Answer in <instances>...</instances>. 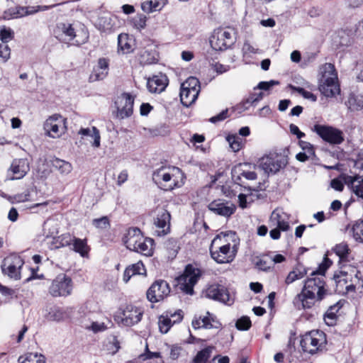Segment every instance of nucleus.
I'll return each instance as SVG.
<instances>
[{
    "label": "nucleus",
    "mask_w": 363,
    "mask_h": 363,
    "mask_svg": "<svg viewBox=\"0 0 363 363\" xmlns=\"http://www.w3.org/2000/svg\"><path fill=\"white\" fill-rule=\"evenodd\" d=\"M330 186L336 191H342L344 189V184L340 179H334L330 182Z\"/></svg>",
    "instance_id": "69168bd1"
},
{
    "label": "nucleus",
    "mask_w": 363,
    "mask_h": 363,
    "mask_svg": "<svg viewBox=\"0 0 363 363\" xmlns=\"http://www.w3.org/2000/svg\"><path fill=\"white\" fill-rule=\"evenodd\" d=\"M332 264L329 259L325 258L318 269L312 272L308 278L301 291L294 299V304L298 309H309L316 301L323 299L326 290L325 289L324 274Z\"/></svg>",
    "instance_id": "f257e3e1"
},
{
    "label": "nucleus",
    "mask_w": 363,
    "mask_h": 363,
    "mask_svg": "<svg viewBox=\"0 0 363 363\" xmlns=\"http://www.w3.org/2000/svg\"><path fill=\"white\" fill-rule=\"evenodd\" d=\"M13 37V33L11 28L3 27L0 30V39L4 44L8 43Z\"/></svg>",
    "instance_id": "09e8293b"
},
{
    "label": "nucleus",
    "mask_w": 363,
    "mask_h": 363,
    "mask_svg": "<svg viewBox=\"0 0 363 363\" xmlns=\"http://www.w3.org/2000/svg\"><path fill=\"white\" fill-rule=\"evenodd\" d=\"M359 272H357L354 278L351 279L352 283L346 286L345 289L347 291H354L363 288V280L359 277Z\"/></svg>",
    "instance_id": "79ce46f5"
},
{
    "label": "nucleus",
    "mask_w": 363,
    "mask_h": 363,
    "mask_svg": "<svg viewBox=\"0 0 363 363\" xmlns=\"http://www.w3.org/2000/svg\"><path fill=\"white\" fill-rule=\"evenodd\" d=\"M53 33L56 38L65 43H69L72 40H74L72 44L79 45L84 43V41L81 42L77 39L74 40L77 37V35L72 26L69 23H58L54 29Z\"/></svg>",
    "instance_id": "a211bd4d"
},
{
    "label": "nucleus",
    "mask_w": 363,
    "mask_h": 363,
    "mask_svg": "<svg viewBox=\"0 0 363 363\" xmlns=\"http://www.w3.org/2000/svg\"><path fill=\"white\" fill-rule=\"evenodd\" d=\"M10 56V48L6 44H0V57L6 60Z\"/></svg>",
    "instance_id": "338daca9"
},
{
    "label": "nucleus",
    "mask_w": 363,
    "mask_h": 363,
    "mask_svg": "<svg viewBox=\"0 0 363 363\" xmlns=\"http://www.w3.org/2000/svg\"><path fill=\"white\" fill-rule=\"evenodd\" d=\"M129 267L132 269V272H134V275H144L146 274V269L142 262H138L135 264H133L129 266Z\"/></svg>",
    "instance_id": "8fccbe9b"
},
{
    "label": "nucleus",
    "mask_w": 363,
    "mask_h": 363,
    "mask_svg": "<svg viewBox=\"0 0 363 363\" xmlns=\"http://www.w3.org/2000/svg\"><path fill=\"white\" fill-rule=\"evenodd\" d=\"M93 224L99 228H106L109 225V222L108 218L104 216L94 219L93 220Z\"/></svg>",
    "instance_id": "4d7b16f0"
},
{
    "label": "nucleus",
    "mask_w": 363,
    "mask_h": 363,
    "mask_svg": "<svg viewBox=\"0 0 363 363\" xmlns=\"http://www.w3.org/2000/svg\"><path fill=\"white\" fill-rule=\"evenodd\" d=\"M165 315L167 317L172 318L173 323H179L183 318V312L182 310H177L174 312L167 311Z\"/></svg>",
    "instance_id": "3c124183"
},
{
    "label": "nucleus",
    "mask_w": 363,
    "mask_h": 363,
    "mask_svg": "<svg viewBox=\"0 0 363 363\" xmlns=\"http://www.w3.org/2000/svg\"><path fill=\"white\" fill-rule=\"evenodd\" d=\"M133 103L134 99L130 94L124 93L119 96L115 102L117 117L120 119L130 117L133 113Z\"/></svg>",
    "instance_id": "aec40b11"
},
{
    "label": "nucleus",
    "mask_w": 363,
    "mask_h": 363,
    "mask_svg": "<svg viewBox=\"0 0 363 363\" xmlns=\"http://www.w3.org/2000/svg\"><path fill=\"white\" fill-rule=\"evenodd\" d=\"M118 51L122 52L123 54L129 53L133 50L131 40L127 34H120L118 35Z\"/></svg>",
    "instance_id": "72a5a7b5"
},
{
    "label": "nucleus",
    "mask_w": 363,
    "mask_h": 363,
    "mask_svg": "<svg viewBox=\"0 0 363 363\" xmlns=\"http://www.w3.org/2000/svg\"><path fill=\"white\" fill-rule=\"evenodd\" d=\"M143 238L144 236L139 228H131L127 230L123 241L126 247L133 251Z\"/></svg>",
    "instance_id": "393cba45"
},
{
    "label": "nucleus",
    "mask_w": 363,
    "mask_h": 363,
    "mask_svg": "<svg viewBox=\"0 0 363 363\" xmlns=\"http://www.w3.org/2000/svg\"><path fill=\"white\" fill-rule=\"evenodd\" d=\"M183 178L181 169L175 167H161L152 174L153 182L162 189L171 191L181 186L179 179Z\"/></svg>",
    "instance_id": "20e7f679"
},
{
    "label": "nucleus",
    "mask_w": 363,
    "mask_h": 363,
    "mask_svg": "<svg viewBox=\"0 0 363 363\" xmlns=\"http://www.w3.org/2000/svg\"><path fill=\"white\" fill-rule=\"evenodd\" d=\"M44 316L48 321L60 322L65 319V312L57 306H48L45 309Z\"/></svg>",
    "instance_id": "c85d7f7f"
},
{
    "label": "nucleus",
    "mask_w": 363,
    "mask_h": 363,
    "mask_svg": "<svg viewBox=\"0 0 363 363\" xmlns=\"http://www.w3.org/2000/svg\"><path fill=\"white\" fill-rule=\"evenodd\" d=\"M319 90L326 97H334L340 92L337 73L335 66L325 63L319 68Z\"/></svg>",
    "instance_id": "7ed1b4c3"
},
{
    "label": "nucleus",
    "mask_w": 363,
    "mask_h": 363,
    "mask_svg": "<svg viewBox=\"0 0 363 363\" xmlns=\"http://www.w3.org/2000/svg\"><path fill=\"white\" fill-rule=\"evenodd\" d=\"M182 351V347L178 345L171 346L169 356L172 359H177Z\"/></svg>",
    "instance_id": "0e129e2a"
},
{
    "label": "nucleus",
    "mask_w": 363,
    "mask_h": 363,
    "mask_svg": "<svg viewBox=\"0 0 363 363\" xmlns=\"http://www.w3.org/2000/svg\"><path fill=\"white\" fill-rule=\"evenodd\" d=\"M212 350V347H207L199 351L193 359L194 363H206L210 358Z\"/></svg>",
    "instance_id": "58836bf2"
},
{
    "label": "nucleus",
    "mask_w": 363,
    "mask_h": 363,
    "mask_svg": "<svg viewBox=\"0 0 363 363\" xmlns=\"http://www.w3.org/2000/svg\"><path fill=\"white\" fill-rule=\"evenodd\" d=\"M348 103L352 110L363 109V95H352L349 98Z\"/></svg>",
    "instance_id": "a19ab883"
},
{
    "label": "nucleus",
    "mask_w": 363,
    "mask_h": 363,
    "mask_svg": "<svg viewBox=\"0 0 363 363\" xmlns=\"http://www.w3.org/2000/svg\"><path fill=\"white\" fill-rule=\"evenodd\" d=\"M167 84L168 79L165 75H156L147 80V87L151 93H161Z\"/></svg>",
    "instance_id": "cd10ccee"
},
{
    "label": "nucleus",
    "mask_w": 363,
    "mask_h": 363,
    "mask_svg": "<svg viewBox=\"0 0 363 363\" xmlns=\"http://www.w3.org/2000/svg\"><path fill=\"white\" fill-rule=\"evenodd\" d=\"M233 176L236 181L240 180V176L247 180H255L257 179V174L255 172L241 170L240 167H235L233 170Z\"/></svg>",
    "instance_id": "4c0bfd02"
},
{
    "label": "nucleus",
    "mask_w": 363,
    "mask_h": 363,
    "mask_svg": "<svg viewBox=\"0 0 363 363\" xmlns=\"http://www.w3.org/2000/svg\"><path fill=\"white\" fill-rule=\"evenodd\" d=\"M171 216L169 212L162 207H158L155 211L154 225L157 236H164L170 232Z\"/></svg>",
    "instance_id": "9b49d317"
},
{
    "label": "nucleus",
    "mask_w": 363,
    "mask_h": 363,
    "mask_svg": "<svg viewBox=\"0 0 363 363\" xmlns=\"http://www.w3.org/2000/svg\"><path fill=\"white\" fill-rule=\"evenodd\" d=\"M286 159L276 152L266 155L259 160V167L268 174L278 172L286 166Z\"/></svg>",
    "instance_id": "1a4fd4ad"
},
{
    "label": "nucleus",
    "mask_w": 363,
    "mask_h": 363,
    "mask_svg": "<svg viewBox=\"0 0 363 363\" xmlns=\"http://www.w3.org/2000/svg\"><path fill=\"white\" fill-rule=\"evenodd\" d=\"M167 2V0H148L142 4V9L148 13L160 11Z\"/></svg>",
    "instance_id": "2f4dec72"
},
{
    "label": "nucleus",
    "mask_w": 363,
    "mask_h": 363,
    "mask_svg": "<svg viewBox=\"0 0 363 363\" xmlns=\"http://www.w3.org/2000/svg\"><path fill=\"white\" fill-rule=\"evenodd\" d=\"M344 182L356 196L363 199V175H347L344 177Z\"/></svg>",
    "instance_id": "a878e982"
},
{
    "label": "nucleus",
    "mask_w": 363,
    "mask_h": 363,
    "mask_svg": "<svg viewBox=\"0 0 363 363\" xmlns=\"http://www.w3.org/2000/svg\"><path fill=\"white\" fill-rule=\"evenodd\" d=\"M65 121L66 119L58 114L49 117L44 123V130L47 135L52 138H59L65 132Z\"/></svg>",
    "instance_id": "f3484780"
},
{
    "label": "nucleus",
    "mask_w": 363,
    "mask_h": 363,
    "mask_svg": "<svg viewBox=\"0 0 363 363\" xmlns=\"http://www.w3.org/2000/svg\"><path fill=\"white\" fill-rule=\"evenodd\" d=\"M299 145L305 152L309 154V155H314L315 152L313 150V147L310 143L301 140L299 142Z\"/></svg>",
    "instance_id": "bf43d9fd"
},
{
    "label": "nucleus",
    "mask_w": 363,
    "mask_h": 363,
    "mask_svg": "<svg viewBox=\"0 0 363 363\" xmlns=\"http://www.w3.org/2000/svg\"><path fill=\"white\" fill-rule=\"evenodd\" d=\"M201 275V270L191 264H188L184 274L179 277L178 281L180 289L187 294H194V286Z\"/></svg>",
    "instance_id": "9d476101"
},
{
    "label": "nucleus",
    "mask_w": 363,
    "mask_h": 363,
    "mask_svg": "<svg viewBox=\"0 0 363 363\" xmlns=\"http://www.w3.org/2000/svg\"><path fill=\"white\" fill-rule=\"evenodd\" d=\"M235 41V32L230 27L215 30L211 37L210 44L215 50H224Z\"/></svg>",
    "instance_id": "423d86ee"
},
{
    "label": "nucleus",
    "mask_w": 363,
    "mask_h": 363,
    "mask_svg": "<svg viewBox=\"0 0 363 363\" xmlns=\"http://www.w3.org/2000/svg\"><path fill=\"white\" fill-rule=\"evenodd\" d=\"M255 104L254 103L251 96H249L245 101L238 105V109L240 111H246L250 108L251 106H255Z\"/></svg>",
    "instance_id": "680f3d73"
},
{
    "label": "nucleus",
    "mask_w": 363,
    "mask_h": 363,
    "mask_svg": "<svg viewBox=\"0 0 363 363\" xmlns=\"http://www.w3.org/2000/svg\"><path fill=\"white\" fill-rule=\"evenodd\" d=\"M29 170L30 167L26 159H15L8 170L7 178L9 180L21 179Z\"/></svg>",
    "instance_id": "412c9836"
},
{
    "label": "nucleus",
    "mask_w": 363,
    "mask_h": 363,
    "mask_svg": "<svg viewBox=\"0 0 363 363\" xmlns=\"http://www.w3.org/2000/svg\"><path fill=\"white\" fill-rule=\"evenodd\" d=\"M292 271L296 273V274L297 275L298 278H299V279L304 277L307 274L306 269L304 267L301 266V265L297 266Z\"/></svg>",
    "instance_id": "774afa93"
},
{
    "label": "nucleus",
    "mask_w": 363,
    "mask_h": 363,
    "mask_svg": "<svg viewBox=\"0 0 363 363\" xmlns=\"http://www.w3.org/2000/svg\"><path fill=\"white\" fill-rule=\"evenodd\" d=\"M30 191L28 190H27L23 193L17 194L13 196H9L7 197V199L11 203H21V202L28 201L30 200Z\"/></svg>",
    "instance_id": "a18cd8bd"
},
{
    "label": "nucleus",
    "mask_w": 363,
    "mask_h": 363,
    "mask_svg": "<svg viewBox=\"0 0 363 363\" xmlns=\"http://www.w3.org/2000/svg\"><path fill=\"white\" fill-rule=\"evenodd\" d=\"M153 246H154V240L150 238L144 237L143 240H141L135 249L133 251L140 253L146 257H150L153 254Z\"/></svg>",
    "instance_id": "c756f323"
},
{
    "label": "nucleus",
    "mask_w": 363,
    "mask_h": 363,
    "mask_svg": "<svg viewBox=\"0 0 363 363\" xmlns=\"http://www.w3.org/2000/svg\"><path fill=\"white\" fill-rule=\"evenodd\" d=\"M161 357L160 352H150L148 349V345L146 344L145 347V352L140 355V358L143 360L150 359L153 358H160Z\"/></svg>",
    "instance_id": "864d4df0"
},
{
    "label": "nucleus",
    "mask_w": 363,
    "mask_h": 363,
    "mask_svg": "<svg viewBox=\"0 0 363 363\" xmlns=\"http://www.w3.org/2000/svg\"><path fill=\"white\" fill-rule=\"evenodd\" d=\"M191 324L193 328L195 329H199L201 328L206 329H218L220 326L219 321L217 320L216 318L209 312H207L206 316L194 320Z\"/></svg>",
    "instance_id": "bb28decb"
},
{
    "label": "nucleus",
    "mask_w": 363,
    "mask_h": 363,
    "mask_svg": "<svg viewBox=\"0 0 363 363\" xmlns=\"http://www.w3.org/2000/svg\"><path fill=\"white\" fill-rule=\"evenodd\" d=\"M133 23L137 29L141 30L146 26V17L143 15H138L133 18Z\"/></svg>",
    "instance_id": "603ef678"
},
{
    "label": "nucleus",
    "mask_w": 363,
    "mask_h": 363,
    "mask_svg": "<svg viewBox=\"0 0 363 363\" xmlns=\"http://www.w3.org/2000/svg\"><path fill=\"white\" fill-rule=\"evenodd\" d=\"M327 343L325 334L320 330H311L304 334L300 345L305 352L316 354L325 350Z\"/></svg>",
    "instance_id": "39448f33"
},
{
    "label": "nucleus",
    "mask_w": 363,
    "mask_h": 363,
    "mask_svg": "<svg viewBox=\"0 0 363 363\" xmlns=\"http://www.w3.org/2000/svg\"><path fill=\"white\" fill-rule=\"evenodd\" d=\"M143 311L133 305H128L125 309L116 316L118 323L123 326H132L138 323L142 318Z\"/></svg>",
    "instance_id": "f8f14e48"
},
{
    "label": "nucleus",
    "mask_w": 363,
    "mask_h": 363,
    "mask_svg": "<svg viewBox=\"0 0 363 363\" xmlns=\"http://www.w3.org/2000/svg\"><path fill=\"white\" fill-rule=\"evenodd\" d=\"M86 328L91 330L94 333H98L105 330L106 326L104 323L93 322L90 326H86Z\"/></svg>",
    "instance_id": "13d9d810"
},
{
    "label": "nucleus",
    "mask_w": 363,
    "mask_h": 363,
    "mask_svg": "<svg viewBox=\"0 0 363 363\" xmlns=\"http://www.w3.org/2000/svg\"><path fill=\"white\" fill-rule=\"evenodd\" d=\"M170 293L169 284L164 280L155 281L147 291V298L152 303H157L166 298Z\"/></svg>",
    "instance_id": "dca6fc26"
},
{
    "label": "nucleus",
    "mask_w": 363,
    "mask_h": 363,
    "mask_svg": "<svg viewBox=\"0 0 363 363\" xmlns=\"http://www.w3.org/2000/svg\"><path fill=\"white\" fill-rule=\"evenodd\" d=\"M172 318L167 317L166 315H162L159 319V328L162 333H167L173 325Z\"/></svg>",
    "instance_id": "37998d69"
},
{
    "label": "nucleus",
    "mask_w": 363,
    "mask_h": 363,
    "mask_svg": "<svg viewBox=\"0 0 363 363\" xmlns=\"http://www.w3.org/2000/svg\"><path fill=\"white\" fill-rule=\"evenodd\" d=\"M270 227H277L282 231H287L290 228L289 216L281 209L272 211L269 218Z\"/></svg>",
    "instance_id": "4be33fe9"
},
{
    "label": "nucleus",
    "mask_w": 363,
    "mask_h": 363,
    "mask_svg": "<svg viewBox=\"0 0 363 363\" xmlns=\"http://www.w3.org/2000/svg\"><path fill=\"white\" fill-rule=\"evenodd\" d=\"M332 251L339 257L340 261H347V256L350 253V249L346 242H341L337 244L333 249Z\"/></svg>",
    "instance_id": "c9c22d12"
},
{
    "label": "nucleus",
    "mask_w": 363,
    "mask_h": 363,
    "mask_svg": "<svg viewBox=\"0 0 363 363\" xmlns=\"http://www.w3.org/2000/svg\"><path fill=\"white\" fill-rule=\"evenodd\" d=\"M230 147L234 152H238L241 148V143L235 136H229L227 138Z\"/></svg>",
    "instance_id": "6e6d98bb"
},
{
    "label": "nucleus",
    "mask_w": 363,
    "mask_h": 363,
    "mask_svg": "<svg viewBox=\"0 0 363 363\" xmlns=\"http://www.w3.org/2000/svg\"><path fill=\"white\" fill-rule=\"evenodd\" d=\"M206 296L229 306L234 302V295L220 284L210 285L206 290Z\"/></svg>",
    "instance_id": "2eb2a0df"
},
{
    "label": "nucleus",
    "mask_w": 363,
    "mask_h": 363,
    "mask_svg": "<svg viewBox=\"0 0 363 363\" xmlns=\"http://www.w3.org/2000/svg\"><path fill=\"white\" fill-rule=\"evenodd\" d=\"M24 261L21 256L11 254L4 259L1 267L4 275L12 279L19 280L21 278V270Z\"/></svg>",
    "instance_id": "6e6552de"
},
{
    "label": "nucleus",
    "mask_w": 363,
    "mask_h": 363,
    "mask_svg": "<svg viewBox=\"0 0 363 363\" xmlns=\"http://www.w3.org/2000/svg\"><path fill=\"white\" fill-rule=\"evenodd\" d=\"M238 245L239 240L235 232L220 233L211 242V256L218 263H229L235 257Z\"/></svg>",
    "instance_id": "f03ea898"
},
{
    "label": "nucleus",
    "mask_w": 363,
    "mask_h": 363,
    "mask_svg": "<svg viewBox=\"0 0 363 363\" xmlns=\"http://www.w3.org/2000/svg\"><path fill=\"white\" fill-rule=\"evenodd\" d=\"M52 165L55 169L63 174H69L72 169V164L69 162L58 158H56L52 161Z\"/></svg>",
    "instance_id": "e433bc0d"
},
{
    "label": "nucleus",
    "mask_w": 363,
    "mask_h": 363,
    "mask_svg": "<svg viewBox=\"0 0 363 363\" xmlns=\"http://www.w3.org/2000/svg\"><path fill=\"white\" fill-rule=\"evenodd\" d=\"M280 83L277 80H270L269 82H260L257 85V89L262 90H269L272 87L279 85Z\"/></svg>",
    "instance_id": "5fc2aeb1"
},
{
    "label": "nucleus",
    "mask_w": 363,
    "mask_h": 363,
    "mask_svg": "<svg viewBox=\"0 0 363 363\" xmlns=\"http://www.w3.org/2000/svg\"><path fill=\"white\" fill-rule=\"evenodd\" d=\"M72 245H73V250L82 257H85L88 255L89 247L87 245L86 240L73 237Z\"/></svg>",
    "instance_id": "f704fd0d"
},
{
    "label": "nucleus",
    "mask_w": 363,
    "mask_h": 363,
    "mask_svg": "<svg viewBox=\"0 0 363 363\" xmlns=\"http://www.w3.org/2000/svg\"><path fill=\"white\" fill-rule=\"evenodd\" d=\"M353 238L363 242V220L357 221L352 226Z\"/></svg>",
    "instance_id": "c03bdc74"
},
{
    "label": "nucleus",
    "mask_w": 363,
    "mask_h": 363,
    "mask_svg": "<svg viewBox=\"0 0 363 363\" xmlns=\"http://www.w3.org/2000/svg\"><path fill=\"white\" fill-rule=\"evenodd\" d=\"M79 135L84 136H90L94 139V143H92V146L94 147H99L101 145V135L99 130L95 127L93 126L91 129L89 128H81L78 133Z\"/></svg>",
    "instance_id": "7c9ffc66"
},
{
    "label": "nucleus",
    "mask_w": 363,
    "mask_h": 363,
    "mask_svg": "<svg viewBox=\"0 0 363 363\" xmlns=\"http://www.w3.org/2000/svg\"><path fill=\"white\" fill-rule=\"evenodd\" d=\"M313 129L323 140L330 144H340L344 140L342 132L331 126L315 125Z\"/></svg>",
    "instance_id": "4468645a"
},
{
    "label": "nucleus",
    "mask_w": 363,
    "mask_h": 363,
    "mask_svg": "<svg viewBox=\"0 0 363 363\" xmlns=\"http://www.w3.org/2000/svg\"><path fill=\"white\" fill-rule=\"evenodd\" d=\"M211 65H212L213 69L218 74L225 73V72H228L230 69V66L229 65H222V64H220L219 62L213 63Z\"/></svg>",
    "instance_id": "052dcab7"
},
{
    "label": "nucleus",
    "mask_w": 363,
    "mask_h": 363,
    "mask_svg": "<svg viewBox=\"0 0 363 363\" xmlns=\"http://www.w3.org/2000/svg\"><path fill=\"white\" fill-rule=\"evenodd\" d=\"M53 6H16L11 8L4 13V19L18 18L37 13L39 11H46Z\"/></svg>",
    "instance_id": "6ab92c4d"
},
{
    "label": "nucleus",
    "mask_w": 363,
    "mask_h": 363,
    "mask_svg": "<svg viewBox=\"0 0 363 363\" xmlns=\"http://www.w3.org/2000/svg\"><path fill=\"white\" fill-rule=\"evenodd\" d=\"M228 109L223 110V111H221L218 115L211 117L209 119L210 122H211L213 123H217L218 121H222L225 120L228 116Z\"/></svg>",
    "instance_id": "e2e57ef3"
},
{
    "label": "nucleus",
    "mask_w": 363,
    "mask_h": 363,
    "mask_svg": "<svg viewBox=\"0 0 363 363\" xmlns=\"http://www.w3.org/2000/svg\"><path fill=\"white\" fill-rule=\"evenodd\" d=\"M256 267L262 271H267L272 267L271 260L269 257L265 255L259 258L255 262Z\"/></svg>",
    "instance_id": "49530a36"
},
{
    "label": "nucleus",
    "mask_w": 363,
    "mask_h": 363,
    "mask_svg": "<svg viewBox=\"0 0 363 363\" xmlns=\"http://www.w3.org/2000/svg\"><path fill=\"white\" fill-rule=\"evenodd\" d=\"M235 325L240 330H247L251 327V320L250 318L243 316L237 320Z\"/></svg>",
    "instance_id": "de8ad7c7"
},
{
    "label": "nucleus",
    "mask_w": 363,
    "mask_h": 363,
    "mask_svg": "<svg viewBox=\"0 0 363 363\" xmlns=\"http://www.w3.org/2000/svg\"><path fill=\"white\" fill-rule=\"evenodd\" d=\"M21 359L22 357H20L18 359L20 363H45V357L38 353H28L23 361H21Z\"/></svg>",
    "instance_id": "ea45409f"
},
{
    "label": "nucleus",
    "mask_w": 363,
    "mask_h": 363,
    "mask_svg": "<svg viewBox=\"0 0 363 363\" xmlns=\"http://www.w3.org/2000/svg\"><path fill=\"white\" fill-rule=\"evenodd\" d=\"M73 237L69 233L62 234L60 236L53 238L52 242V248H60L72 245Z\"/></svg>",
    "instance_id": "473e14b6"
},
{
    "label": "nucleus",
    "mask_w": 363,
    "mask_h": 363,
    "mask_svg": "<svg viewBox=\"0 0 363 363\" xmlns=\"http://www.w3.org/2000/svg\"><path fill=\"white\" fill-rule=\"evenodd\" d=\"M72 290V280L65 275L58 276L49 287V294L53 297L67 296Z\"/></svg>",
    "instance_id": "ddd939ff"
},
{
    "label": "nucleus",
    "mask_w": 363,
    "mask_h": 363,
    "mask_svg": "<svg viewBox=\"0 0 363 363\" xmlns=\"http://www.w3.org/2000/svg\"><path fill=\"white\" fill-rule=\"evenodd\" d=\"M200 82L194 77H190L186 79L182 84L180 88V100L182 104L189 107L194 104L200 92Z\"/></svg>",
    "instance_id": "0eeeda50"
},
{
    "label": "nucleus",
    "mask_w": 363,
    "mask_h": 363,
    "mask_svg": "<svg viewBox=\"0 0 363 363\" xmlns=\"http://www.w3.org/2000/svg\"><path fill=\"white\" fill-rule=\"evenodd\" d=\"M208 208L213 213L227 218L233 214L236 208L234 204L221 200L211 202Z\"/></svg>",
    "instance_id": "5701e85b"
},
{
    "label": "nucleus",
    "mask_w": 363,
    "mask_h": 363,
    "mask_svg": "<svg viewBox=\"0 0 363 363\" xmlns=\"http://www.w3.org/2000/svg\"><path fill=\"white\" fill-rule=\"evenodd\" d=\"M108 67L109 62L108 59L104 57L99 58L89 76V82H94L105 79L108 73Z\"/></svg>",
    "instance_id": "b1692460"
}]
</instances>
